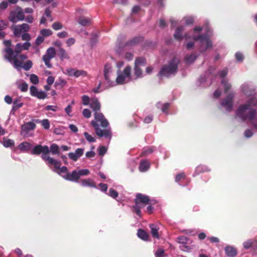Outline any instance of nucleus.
Instances as JSON below:
<instances>
[{"mask_svg":"<svg viewBox=\"0 0 257 257\" xmlns=\"http://www.w3.org/2000/svg\"><path fill=\"white\" fill-rule=\"evenodd\" d=\"M184 30V27H178L174 35L175 39L181 41L183 39L191 38L195 41H199L200 43L199 50L201 52H204L212 48V42L209 38L211 33L210 34V29L207 26H205L203 28L200 27H196L194 28V34L191 36L186 33L183 35L182 33Z\"/></svg>","mask_w":257,"mask_h":257,"instance_id":"f257e3e1","label":"nucleus"},{"mask_svg":"<svg viewBox=\"0 0 257 257\" xmlns=\"http://www.w3.org/2000/svg\"><path fill=\"white\" fill-rule=\"evenodd\" d=\"M257 98L252 96L250 97L247 102L240 105L236 111V116L241 120L250 121L256 116V110L253 108L256 105Z\"/></svg>","mask_w":257,"mask_h":257,"instance_id":"f03ea898","label":"nucleus"},{"mask_svg":"<svg viewBox=\"0 0 257 257\" xmlns=\"http://www.w3.org/2000/svg\"><path fill=\"white\" fill-rule=\"evenodd\" d=\"M94 120L91 122V125L95 128L96 135L99 137H105L110 138L111 132L110 130L106 129L102 130L99 128V125L105 127L108 125V121L104 118L102 113L96 112L94 114Z\"/></svg>","mask_w":257,"mask_h":257,"instance_id":"7ed1b4c3","label":"nucleus"},{"mask_svg":"<svg viewBox=\"0 0 257 257\" xmlns=\"http://www.w3.org/2000/svg\"><path fill=\"white\" fill-rule=\"evenodd\" d=\"M31 153L34 155H39L42 153L41 157L46 164H54L55 166L58 167L57 160L48 156L49 148L47 146L38 145L33 147Z\"/></svg>","mask_w":257,"mask_h":257,"instance_id":"20e7f679","label":"nucleus"},{"mask_svg":"<svg viewBox=\"0 0 257 257\" xmlns=\"http://www.w3.org/2000/svg\"><path fill=\"white\" fill-rule=\"evenodd\" d=\"M179 62L180 59L178 57H174L167 64L162 67L159 75L167 77L175 75L177 71Z\"/></svg>","mask_w":257,"mask_h":257,"instance_id":"39448f33","label":"nucleus"},{"mask_svg":"<svg viewBox=\"0 0 257 257\" xmlns=\"http://www.w3.org/2000/svg\"><path fill=\"white\" fill-rule=\"evenodd\" d=\"M5 54L4 57L10 63H13L15 68L20 70L22 68V61L17 58V54H15L13 50L11 48H6L5 49Z\"/></svg>","mask_w":257,"mask_h":257,"instance_id":"423d86ee","label":"nucleus"},{"mask_svg":"<svg viewBox=\"0 0 257 257\" xmlns=\"http://www.w3.org/2000/svg\"><path fill=\"white\" fill-rule=\"evenodd\" d=\"M131 70L132 68L130 66H126L123 71L118 70L115 85L116 84H123L129 82L131 80Z\"/></svg>","mask_w":257,"mask_h":257,"instance_id":"0eeeda50","label":"nucleus"},{"mask_svg":"<svg viewBox=\"0 0 257 257\" xmlns=\"http://www.w3.org/2000/svg\"><path fill=\"white\" fill-rule=\"evenodd\" d=\"M135 201L134 210L138 215L141 216V209L149 203V198L147 196L139 193L137 194Z\"/></svg>","mask_w":257,"mask_h":257,"instance_id":"6e6552de","label":"nucleus"},{"mask_svg":"<svg viewBox=\"0 0 257 257\" xmlns=\"http://www.w3.org/2000/svg\"><path fill=\"white\" fill-rule=\"evenodd\" d=\"M104 76L105 81L109 86H115V82L113 81L112 67L109 64H105L104 68Z\"/></svg>","mask_w":257,"mask_h":257,"instance_id":"1a4fd4ad","label":"nucleus"},{"mask_svg":"<svg viewBox=\"0 0 257 257\" xmlns=\"http://www.w3.org/2000/svg\"><path fill=\"white\" fill-rule=\"evenodd\" d=\"M24 13L20 8L12 11L10 13L9 18V20L14 23H17L18 21H23L24 20Z\"/></svg>","mask_w":257,"mask_h":257,"instance_id":"9d476101","label":"nucleus"},{"mask_svg":"<svg viewBox=\"0 0 257 257\" xmlns=\"http://www.w3.org/2000/svg\"><path fill=\"white\" fill-rule=\"evenodd\" d=\"M56 55V51L53 47H50L47 50L46 53L43 56V60L45 64L48 68H51L52 65L50 63L51 59L53 58Z\"/></svg>","mask_w":257,"mask_h":257,"instance_id":"9b49d317","label":"nucleus"},{"mask_svg":"<svg viewBox=\"0 0 257 257\" xmlns=\"http://www.w3.org/2000/svg\"><path fill=\"white\" fill-rule=\"evenodd\" d=\"M30 27L27 24L14 26L13 27V33L15 37H19L23 33L29 31Z\"/></svg>","mask_w":257,"mask_h":257,"instance_id":"f8f14e48","label":"nucleus"},{"mask_svg":"<svg viewBox=\"0 0 257 257\" xmlns=\"http://www.w3.org/2000/svg\"><path fill=\"white\" fill-rule=\"evenodd\" d=\"M36 124L33 121H29L24 123L21 126V134L25 137H28L29 132L34 130Z\"/></svg>","mask_w":257,"mask_h":257,"instance_id":"ddd939ff","label":"nucleus"},{"mask_svg":"<svg viewBox=\"0 0 257 257\" xmlns=\"http://www.w3.org/2000/svg\"><path fill=\"white\" fill-rule=\"evenodd\" d=\"M234 95L229 94L226 98L222 100L220 103L221 105L224 107L226 110L230 111L232 110L233 106V99Z\"/></svg>","mask_w":257,"mask_h":257,"instance_id":"4468645a","label":"nucleus"},{"mask_svg":"<svg viewBox=\"0 0 257 257\" xmlns=\"http://www.w3.org/2000/svg\"><path fill=\"white\" fill-rule=\"evenodd\" d=\"M62 177L65 180L72 182H77L79 180L77 171L74 170L72 172H68L65 175H62Z\"/></svg>","mask_w":257,"mask_h":257,"instance_id":"2eb2a0df","label":"nucleus"},{"mask_svg":"<svg viewBox=\"0 0 257 257\" xmlns=\"http://www.w3.org/2000/svg\"><path fill=\"white\" fill-rule=\"evenodd\" d=\"M31 44L29 42H26L24 44L18 43L15 47V54H18L23 50H27L31 47Z\"/></svg>","mask_w":257,"mask_h":257,"instance_id":"dca6fc26","label":"nucleus"},{"mask_svg":"<svg viewBox=\"0 0 257 257\" xmlns=\"http://www.w3.org/2000/svg\"><path fill=\"white\" fill-rule=\"evenodd\" d=\"M84 149L78 148L75 152H71L68 154L69 158L74 161H76L83 154Z\"/></svg>","mask_w":257,"mask_h":257,"instance_id":"f3484780","label":"nucleus"},{"mask_svg":"<svg viewBox=\"0 0 257 257\" xmlns=\"http://www.w3.org/2000/svg\"><path fill=\"white\" fill-rule=\"evenodd\" d=\"M57 163H58V167L57 168L56 166H55V165L54 164H47L49 166H50V165H53L54 167V169L53 170V171L55 172H56L57 173H58V174L59 175H61V173H66V174L68 172V169L65 166H63L61 168L60 167V163L57 161Z\"/></svg>","mask_w":257,"mask_h":257,"instance_id":"a211bd4d","label":"nucleus"},{"mask_svg":"<svg viewBox=\"0 0 257 257\" xmlns=\"http://www.w3.org/2000/svg\"><path fill=\"white\" fill-rule=\"evenodd\" d=\"M226 255L228 257H234L237 254L236 249L232 246L227 245L224 249Z\"/></svg>","mask_w":257,"mask_h":257,"instance_id":"6ab92c4d","label":"nucleus"},{"mask_svg":"<svg viewBox=\"0 0 257 257\" xmlns=\"http://www.w3.org/2000/svg\"><path fill=\"white\" fill-rule=\"evenodd\" d=\"M90 107L95 112L100 109V104L96 98H92L90 100Z\"/></svg>","mask_w":257,"mask_h":257,"instance_id":"aec40b11","label":"nucleus"},{"mask_svg":"<svg viewBox=\"0 0 257 257\" xmlns=\"http://www.w3.org/2000/svg\"><path fill=\"white\" fill-rule=\"evenodd\" d=\"M241 89L244 94L249 96L252 95L254 92L253 90H252L248 84H243L241 86Z\"/></svg>","mask_w":257,"mask_h":257,"instance_id":"412c9836","label":"nucleus"},{"mask_svg":"<svg viewBox=\"0 0 257 257\" xmlns=\"http://www.w3.org/2000/svg\"><path fill=\"white\" fill-rule=\"evenodd\" d=\"M32 147V145L27 142H24L19 144L18 148L22 151H27L30 150Z\"/></svg>","mask_w":257,"mask_h":257,"instance_id":"4be33fe9","label":"nucleus"},{"mask_svg":"<svg viewBox=\"0 0 257 257\" xmlns=\"http://www.w3.org/2000/svg\"><path fill=\"white\" fill-rule=\"evenodd\" d=\"M150 227L151 228V232L152 236L154 237L159 238V235L158 234L159 227L158 226L154 224H150Z\"/></svg>","mask_w":257,"mask_h":257,"instance_id":"5701e85b","label":"nucleus"},{"mask_svg":"<svg viewBox=\"0 0 257 257\" xmlns=\"http://www.w3.org/2000/svg\"><path fill=\"white\" fill-rule=\"evenodd\" d=\"M80 183L81 186L84 187L88 186L91 187H96L94 182L90 179L82 180L81 181Z\"/></svg>","mask_w":257,"mask_h":257,"instance_id":"b1692460","label":"nucleus"},{"mask_svg":"<svg viewBox=\"0 0 257 257\" xmlns=\"http://www.w3.org/2000/svg\"><path fill=\"white\" fill-rule=\"evenodd\" d=\"M58 55L60 56V59L63 60L64 59H69V56L67 52L62 48H60L58 50Z\"/></svg>","mask_w":257,"mask_h":257,"instance_id":"393cba45","label":"nucleus"},{"mask_svg":"<svg viewBox=\"0 0 257 257\" xmlns=\"http://www.w3.org/2000/svg\"><path fill=\"white\" fill-rule=\"evenodd\" d=\"M78 22L82 26H86L90 24L91 20L88 18L82 16L78 19Z\"/></svg>","mask_w":257,"mask_h":257,"instance_id":"a878e982","label":"nucleus"},{"mask_svg":"<svg viewBox=\"0 0 257 257\" xmlns=\"http://www.w3.org/2000/svg\"><path fill=\"white\" fill-rule=\"evenodd\" d=\"M147 62L146 60L144 57H138L135 60V66L138 67L144 66L146 65Z\"/></svg>","mask_w":257,"mask_h":257,"instance_id":"bb28decb","label":"nucleus"},{"mask_svg":"<svg viewBox=\"0 0 257 257\" xmlns=\"http://www.w3.org/2000/svg\"><path fill=\"white\" fill-rule=\"evenodd\" d=\"M137 235L139 238L143 240H147L148 239L149 235L148 233L143 229H139Z\"/></svg>","mask_w":257,"mask_h":257,"instance_id":"cd10ccee","label":"nucleus"},{"mask_svg":"<svg viewBox=\"0 0 257 257\" xmlns=\"http://www.w3.org/2000/svg\"><path fill=\"white\" fill-rule=\"evenodd\" d=\"M254 243H257L256 240L254 239H248L243 243V247L247 249L251 247Z\"/></svg>","mask_w":257,"mask_h":257,"instance_id":"c85d7f7f","label":"nucleus"},{"mask_svg":"<svg viewBox=\"0 0 257 257\" xmlns=\"http://www.w3.org/2000/svg\"><path fill=\"white\" fill-rule=\"evenodd\" d=\"M150 167V163L146 161H142L141 162L140 167H139V170L141 172H145Z\"/></svg>","mask_w":257,"mask_h":257,"instance_id":"c756f323","label":"nucleus"},{"mask_svg":"<svg viewBox=\"0 0 257 257\" xmlns=\"http://www.w3.org/2000/svg\"><path fill=\"white\" fill-rule=\"evenodd\" d=\"M59 148L57 145L53 144L51 145L49 149V152H50L52 155L58 154L59 152Z\"/></svg>","mask_w":257,"mask_h":257,"instance_id":"7c9ffc66","label":"nucleus"},{"mask_svg":"<svg viewBox=\"0 0 257 257\" xmlns=\"http://www.w3.org/2000/svg\"><path fill=\"white\" fill-rule=\"evenodd\" d=\"M134 73L137 78H141L143 77V71L140 67L135 66L134 67Z\"/></svg>","mask_w":257,"mask_h":257,"instance_id":"2f4dec72","label":"nucleus"},{"mask_svg":"<svg viewBox=\"0 0 257 257\" xmlns=\"http://www.w3.org/2000/svg\"><path fill=\"white\" fill-rule=\"evenodd\" d=\"M40 34L42 35L41 36L48 37L52 34V31L50 29H44L40 31Z\"/></svg>","mask_w":257,"mask_h":257,"instance_id":"473e14b6","label":"nucleus"},{"mask_svg":"<svg viewBox=\"0 0 257 257\" xmlns=\"http://www.w3.org/2000/svg\"><path fill=\"white\" fill-rule=\"evenodd\" d=\"M75 77H78L79 76H86L87 73L84 70H75V73H74Z\"/></svg>","mask_w":257,"mask_h":257,"instance_id":"72a5a7b5","label":"nucleus"},{"mask_svg":"<svg viewBox=\"0 0 257 257\" xmlns=\"http://www.w3.org/2000/svg\"><path fill=\"white\" fill-rule=\"evenodd\" d=\"M52 27L54 30L57 31L63 29V25L59 22H55L52 25Z\"/></svg>","mask_w":257,"mask_h":257,"instance_id":"f704fd0d","label":"nucleus"},{"mask_svg":"<svg viewBox=\"0 0 257 257\" xmlns=\"http://www.w3.org/2000/svg\"><path fill=\"white\" fill-rule=\"evenodd\" d=\"M178 243L182 244H187L189 241L188 238L184 236H180L177 238Z\"/></svg>","mask_w":257,"mask_h":257,"instance_id":"c9c22d12","label":"nucleus"},{"mask_svg":"<svg viewBox=\"0 0 257 257\" xmlns=\"http://www.w3.org/2000/svg\"><path fill=\"white\" fill-rule=\"evenodd\" d=\"M196 58V56L194 54H191L187 56L185 58L186 62L188 64L193 62Z\"/></svg>","mask_w":257,"mask_h":257,"instance_id":"e433bc0d","label":"nucleus"},{"mask_svg":"<svg viewBox=\"0 0 257 257\" xmlns=\"http://www.w3.org/2000/svg\"><path fill=\"white\" fill-rule=\"evenodd\" d=\"M14 145V142L12 140L6 139L4 140L3 145L5 147H10Z\"/></svg>","mask_w":257,"mask_h":257,"instance_id":"4c0bfd02","label":"nucleus"},{"mask_svg":"<svg viewBox=\"0 0 257 257\" xmlns=\"http://www.w3.org/2000/svg\"><path fill=\"white\" fill-rule=\"evenodd\" d=\"M79 179L82 176H86L89 174V171L88 169H82L77 171Z\"/></svg>","mask_w":257,"mask_h":257,"instance_id":"58836bf2","label":"nucleus"},{"mask_svg":"<svg viewBox=\"0 0 257 257\" xmlns=\"http://www.w3.org/2000/svg\"><path fill=\"white\" fill-rule=\"evenodd\" d=\"M84 136L87 141L90 143H92L95 142V139L94 137L90 135L88 133L85 132L84 133Z\"/></svg>","mask_w":257,"mask_h":257,"instance_id":"ea45409f","label":"nucleus"},{"mask_svg":"<svg viewBox=\"0 0 257 257\" xmlns=\"http://www.w3.org/2000/svg\"><path fill=\"white\" fill-rule=\"evenodd\" d=\"M32 66V62L30 60H28L23 66L22 68L26 71L29 70Z\"/></svg>","mask_w":257,"mask_h":257,"instance_id":"a19ab883","label":"nucleus"},{"mask_svg":"<svg viewBox=\"0 0 257 257\" xmlns=\"http://www.w3.org/2000/svg\"><path fill=\"white\" fill-rule=\"evenodd\" d=\"M18 87L23 92L26 91L28 88V84L26 82H23L19 84Z\"/></svg>","mask_w":257,"mask_h":257,"instance_id":"79ce46f5","label":"nucleus"},{"mask_svg":"<svg viewBox=\"0 0 257 257\" xmlns=\"http://www.w3.org/2000/svg\"><path fill=\"white\" fill-rule=\"evenodd\" d=\"M35 96L39 99H45L47 97V94L43 91H38Z\"/></svg>","mask_w":257,"mask_h":257,"instance_id":"37998d69","label":"nucleus"},{"mask_svg":"<svg viewBox=\"0 0 257 257\" xmlns=\"http://www.w3.org/2000/svg\"><path fill=\"white\" fill-rule=\"evenodd\" d=\"M21 36L22 38V40L23 41H26V42H29V41L31 39V35L27 32L23 33L22 35H21Z\"/></svg>","mask_w":257,"mask_h":257,"instance_id":"c03bdc74","label":"nucleus"},{"mask_svg":"<svg viewBox=\"0 0 257 257\" xmlns=\"http://www.w3.org/2000/svg\"><path fill=\"white\" fill-rule=\"evenodd\" d=\"M221 84L224 86L225 91H227L231 88V85L225 79H223L221 81Z\"/></svg>","mask_w":257,"mask_h":257,"instance_id":"a18cd8bd","label":"nucleus"},{"mask_svg":"<svg viewBox=\"0 0 257 257\" xmlns=\"http://www.w3.org/2000/svg\"><path fill=\"white\" fill-rule=\"evenodd\" d=\"M30 81L33 84H36L39 82V78L35 74H31L30 75Z\"/></svg>","mask_w":257,"mask_h":257,"instance_id":"49530a36","label":"nucleus"},{"mask_svg":"<svg viewBox=\"0 0 257 257\" xmlns=\"http://www.w3.org/2000/svg\"><path fill=\"white\" fill-rule=\"evenodd\" d=\"M91 99L87 95H83L82 96V103L85 105H87L90 102Z\"/></svg>","mask_w":257,"mask_h":257,"instance_id":"de8ad7c7","label":"nucleus"},{"mask_svg":"<svg viewBox=\"0 0 257 257\" xmlns=\"http://www.w3.org/2000/svg\"><path fill=\"white\" fill-rule=\"evenodd\" d=\"M41 124L43 126V127L46 129L48 130L50 127V123L49 120L47 119H43L41 121Z\"/></svg>","mask_w":257,"mask_h":257,"instance_id":"09e8293b","label":"nucleus"},{"mask_svg":"<svg viewBox=\"0 0 257 257\" xmlns=\"http://www.w3.org/2000/svg\"><path fill=\"white\" fill-rule=\"evenodd\" d=\"M180 248L183 251H189L193 249V245L188 246L186 245V244H184L180 246Z\"/></svg>","mask_w":257,"mask_h":257,"instance_id":"8fccbe9b","label":"nucleus"},{"mask_svg":"<svg viewBox=\"0 0 257 257\" xmlns=\"http://www.w3.org/2000/svg\"><path fill=\"white\" fill-rule=\"evenodd\" d=\"M109 195L113 198H115L118 196V193L113 188H110L109 190Z\"/></svg>","mask_w":257,"mask_h":257,"instance_id":"3c124183","label":"nucleus"},{"mask_svg":"<svg viewBox=\"0 0 257 257\" xmlns=\"http://www.w3.org/2000/svg\"><path fill=\"white\" fill-rule=\"evenodd\" d=\"M82 114L83 116L86 118H89L91 115V113L90 110L87 108H85L83 110Z\"/></svg>","mask_w":257,"mask_h":257,"instance_id":"603ef678","label":"nucleus"},{"mask_svg":"<svg viewBox=\"0 0 257 257\" xmlns=\"http://www.w3.org/2000/svg\"><path fill=\"white\" fill-rule=\"evenodd\" d=\"M65 111L69 116H72V104H68L65 108Z\"/></svg>","mask_w":257,"mask_h":257,"instance_id":"864d4df0","label":"nucleus"},{"mask_svg":"<svg viewBox=\"0 0 257 257\" xmlns=\"http://www.w3.org/2000/svg\"><path fill=\"white\" fill-rule=\"evenodd\" d=\"M44 41V38L43 36H39L37 38L35 41V44L37 46H39Z\"/></svg>","mask_w":257,"mask_h":257,"instance_id":"5fc2aeb1","label":"nucleus"},{"mask_svg":"<svg viewBox=\"0 0 257 257\" xmlns=\"http://www.w3.org/2000/svg\"><path fill=\"white\" fill-rule=\"evenodd\" d=\"M30 90L31 94L33 96H35L38 91L37 88L34 86H31Z\"/></svg>","mask_w":257,"mask_h":257,"instance_id":"6e6d98bb","label":"nucleus"},{"mask_svg":"<svg viewBox=\"0 0 257 257\" xmlns=\"http://www.w3.org/2000/svg\"><path fill=\"white\" fill-rule=\"evenodd\" d=\"M164 250L162 248H159L155 252L156 257H163Z\"/></svg>","mask_w":257,"mask_h":257,"instance_id":"4d7b16f0","label":"nucleus"},{"mask_svg":"<svg viewBox=\"0 0 257 257\" xmlns=\"http://www.w3.org/2000/svg\"><path fill=\"white\" fill-rule=\"evenodd\" d=\"M57 35L60 38H65L68 36V34L66 31H62L57 33Z\"/></svg>","mask_w":257,"mask_h":257,"instance_id":"13d9d810","label":"nucleus"},{"mask_svg":"<svg viewBox=\"0 0 257 257\" xmlns=\"http://www.w3.org/2000/svg\"><path fill=\"white\" fill-rule=\"evenodd\" d=\"M57 109H58V107L57 106H55V105H47L45 107V109L46 110H52L53 111H57Z\"/></svg>","mask_w":257,"mask_h":257,"instance_id":"bf43d9fd","label":"nucleus"},{"mask_svg":"<svg viewBox=\"0 0 257 257\" xmlns=\"http://www.w3.org/2000/svg\"><path fill=\"white\" fill-rule=\"evenodd\" d=\"M75 40L73 38H69L66 41V44H67V46L69 47L73 45L75 43Z\"/></svg>","mask_w":257,"mask_h":257,"instance_id":"052dcab7","label":"nucleus"},{"mask_svg":"<svg viewBox=\"0 0 257 257\" xmlns=\"http://www.w3.org/2000/svg\"><path fill=\"white\" fill-rule=\"evenodd\" d=\"M228 73V70L227 68H224L223 70H222L219 73V75L220 77H225Z\"/></svg>","mask_w":257,"mask_h":257,"instance_id":"680f3d73","label":"nucleus"},{"mask_svg":"<svg viewBox=\"0 0 257 257\" xmlns=\"http://www.w3.org/2000/svg\"><path fill=\"white\" fill-rule=\"evenodd\" d=\"M252 127L257 130V117H255L250 121Z\"/></svg>","mask_w":257,"mask_h":257,"instance_id":"e2e57ef3","label":"nucleus"},{"mask_svg":"<svg viewBox=\"0 0 257 257\" xmlns=\"http://www.w3.org/2000/svg\"><path fill=\"white\" fill-rule=\"evenodd\" d=\"M235 57L238 61H241L243 59V55L239 52H237L235 54Z\"/></svg>","mask_w":257,"mask_h":257,"instance_id":"0e129e2a","label":"nucleus"},{"mask_svg":"<svg viewBox=\"0 0 257 257\" xmlns=\"http://www.w3.org/2000/svg\"><path fill=\"white\" fill-rule=\"evenodd\" d=\"M14 107L20 108L23 105V103L20 102L18 100H15L13 102Z\"/></svg>","mask_w":257,"mask_h":257,"instance_id":"69168bd1","label":"nucleus"},{"mask_svg":"<svg viewBox=\"0 0 257 257\" xmlns=\"http://www.w3.org/2000/svg\"><path fill=\"white\" fill-rule=\"evenodd\" d=\"M54 80L55 79L54 77L50 76L47 79V83L49 85H51L54 83Z\"/></svg>","mask_w":257,"mask_h":257,"instance_id":"338daca9","label":"nucleus"},{"mask_svg":"<svg viewBox=\"0 0 257 257\" xmlns=\"http://www.w3.org/2000/svg\"><path fill=\"white\" fill-rule=\"evenodd\" d=\"M184 20L187 25L191 24L193 22V19L192 17H186Z\"/></svg>","mask_w":257,"mask_h":257,"instance_id":"774afa93","label":"nucleus"}]
</instances>
